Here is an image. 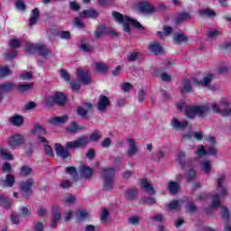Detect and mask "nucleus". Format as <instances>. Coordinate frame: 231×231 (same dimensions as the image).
<instances>
[{"label":"nucleus","instance_id":"obj_1","mask_svg":"<svg viewBox=\"0 0 231 231\" xmlns=\"http://www.w3.org/2000/svg\"><path fill=\"white\" fill-rule=\"evenodd\" d=\"M100 138H102V135L98 134V131H95L91 134L89 137L82 135L78 137L75 141L67 142L66 148H64L60 143H55L54 151L57 156H60V158L66 160L67 158H69V152L68 151V149H81L82 147H86L87 145H88L89 142L97 143V142H98Z\"/></svg>","mask_w":231,"mask_h":231},{"label":"nucleus","instance_id":"obj_2","mask_svg":"<svg viewBox=\"0 0 231 231\" xmlns=\"http://www.w3.org/2000/svg\"><path fill=\"white\" fill-rule=\"evenodd\" d=\"M112 15L116 23L123 24L125 28L124 32L126 33H131V25L134 28H138V30H143V25L137 20L130 18L129 16H124V14L116 11L112 12Z\"/></svg>","mask_w":231,"mask_h":231},{"label":"nucleus","instance_id":"obj_3","mask_svg":"<svg viewBox=\"0 0 231 231\" xmlns=\"http://www.w3.org/2000/svg\"><path fill=\"white\" fill-rule=\"evenodd\" d=\"M115 174H116V169L114 167L105 168L101 171V178L103 179V190H113L115 188Z\"/></svg>","mask_w":231,"mask_h":231},{"label":"nucleus","instance_id":"obj_4","mask_svg":"<svg viewBox=\"0 0 231 231\" xmlns=\"http://www.w3.org/2000/svg\"><path fill=\"white\" fill-rule=\"evenodd\" d=\"M68 102V97L62 92H56L53 96L45 97L43 106L45 107H53V106H66Z\"/></svg>","mask_w":231,"mask_h":231},{"label":"nucleus","instance_id":"obj_5","mask_svg":"<svg viewBox=\"0 0 231 231\" xmlns=\"http://www.w3.org/2000/svg\"><path fill=\"white\" fill-rule=\"evenodd\" d=\"M25 50L29 53H38L41 57H48V55H51V51L46 48V45L41 43L33 44L32 42H26Z\"/></svg>","mask_w":231,"mask_h":231},{"label":"nucleus","instance_id":"obj_6","mask_svg":"<svg viewBox=\"0 0 231 231\" xmlns=\"http://www.w3.org/2000/svg\"><path fill=\"white\" fill-rule=\"evenodd\" d=\"M21 192L24 199H29L31 194H33V187H35V180L29 178L27 180H23L19 183Z\"/></svg>","mask_w":231,"mask_h":231},{"label":"nucleus","instance_id":"obj_7","mask_svg":"<svg viewBox=\"0 0 231 231\" xmlns=\"http://www.w3.org/2000/svg\"><path fill=\"white\" fill-rule=\"evenodd\" d=\"M26 140L24 139V135L21 134H16L9 137L7 145L10 149H15V147H21V145H24Z\"/></svg>","mask_w":231,"mask_h":231},{"label":"nucleus","instance_id":"obj_8","mask_svg":"<svg viewBox=\"0 0 231 231\" xmlns=\"http://www.w3.org/2000/svg\"><path fill=\"white\" fill-rule=\"evenodd\" d=\"M84 106L86 108H84L83 106L77 107L76 115L78 116H80V118H82L83 120H86L87 118H89V115H88V113H89V111L93 109V104L84 103Z\"/></svg>","mask_w":231,"mask_h":231},{"label":"nucleus","instance_id":"obj_9","mask_svg":"<svg viewBox=\"0 0 231 231\" xmlns=\"http://www.w3.org/2000/svg\"><path fill=\"white\" fill-rule=\"evenodd\" d=\"M15 185V177L10 173L5 175V177L0 178V186H2L3 189H12Z\"/></svg>","mask_w":231,"mask_h":231},{"label":"nucleus","instance_id":"obj_10","mask_svg":"<svg viewBox=\"0 0 231 231\" xmlns=\"http://www.w3.org/2000/svg\"><path fill=\"white\" fill-rule=\"evenodd\" d=\"M148 50L152 53V55H155L158 57L159 55H165V51H163V47L157 42H150L148 45Z\"/></svg>","mask_w":231,"mask_h":231},{"label":"nucleus","instance_id":"obj_11","mask_svg":"<svg viewBox=\"0 0 231 231\" xmlns=\"http://www.w3.org/2000/svg\"><path fill=\"white\" fill-rule=\"evenodd\" d=\"M138 9L141 14H154L156 12V7L147 1L139 2Z\"/></svg>","mask_w":231,"mask_h":231},{"label":"nucleus","instance_id":"obj_12","mask_svg":"<svg viewBox=\"0 0 231 231\" xmlns=\"http://www.w3.org/2000/svg\"><path fill=\"white\" fill-rule=\"evenodd\" d=\"M212 79H214V75L208 74L202 80L198 79L197 78H192L191 82L195 86H204L205 88L210 86V82H212Z\"/></svg>","mask_w":231,"mask_h":231},{"label":"nucleus","instance_id":"obj_13","mask_svg":"<svg viewBox=\"0 0 231 231\" xmlns=\"http://www.w3.org/2000/svg\"><path fill=\"white\" fill-rule=\"evenodd\" d=\"M77 70L78 79L80 80V82H82L85 86L91 84L92 79L91 76H89V73L85 72L81 68H79Z\"/></svg>","mask_w":231,"mask_h":231},{"label":"nucleus","instance_id":"obj_14","mask_svg":"<svg viewBox=\"0 0 231 231\" xmlns=\"http://www.w3.org/2000/svg\"><path fill=\"white\" fill-rule=\"evenodd\" d=\"M109 106H111V101L109 100V97H107L106 96L101 95L97 102L98 111H106V109H107Z\"/></svg>","mask_w":231,"mask_h":231},{"label":"nucleus","instance_id":"obj_15","mask_svg":"<svg viewBox=\"0 0 231 231\" xmlns=\"http://www.w3.org/2000/svg\"><path fill=\"white\" fill-rule=\"evenodd\" d=\"M100 13L95 9H87L79 13V17L81 19H86V17H88L89 19H97Z\"/></svg>","mask_w":231,"mask_h":231},{"label":"nucleus","instance_id":"obj_16","mask_svg":"<svg viewBox=\"0 0 231 231\" xmlns=\"http://www.w3.org/2000/svg\"><path fill=\"white\" fill-rule=\"evenodd\" d=\"M189 36L184 33H175L173 35V44L181 46V44H189Z\"/></svg>","mask_w":231,"mask_h":231},{"label":"nucleus","instance_id":"obj_17","mask_svg":"<svg viewBox=\"0 0 231 231\" xmlns=\"http://www.w3.org/2000/svg\"><path fill=\"white\" fill-rule=\"evenodd\" d=\"M38 140L39 142H41L42 143H44L43 149L45 151V154L47 156H50L51 158H53L54 154H53V148H51L50 146V141L45 139L44 136H38Z\"/></svg>","mask_w":231,"mask_h":231},{"label":"nucleus","instance_id":"obj_18","mask_svg":"<svg viewBox=\"0 0 231 231\" xmlns=\"http://www.w3.org/2000/svg\"><path fill=\"white\" fill-rule=\"evenodd\" d=\"M9 123L14 127H21L24 125V117L21 115H14L9 118Z\"/></svg>","mask_w":231,"mask_h":231},{"label":"nucleus","instance_id":"obj_19","mask_svg":"<svg viewBox=\"0 0 231 231\" xmlns=\"http://www.w3.org/2000/svg\"><path fill=\"white\" fill-rule=\"evenodd\" d=\"M39 17H41V12L39 11V8H34L32 10L31 17L29 20V26L31 28H33L35 24H37V21H39Z\"/></svg>","mask_w":231,"mask_h":231},{"label":"nucleus","instance_id":"obj_20","mask_svg":"<svg viewBox=\"0 0 231 231\" xmlns=\"http://www.w3.org/2000/svg\"><path fill=\"white\" fill-rule=\"evenodd\" d=\"M208 111H210V106L208 105L195 106L196 116H199V118H203L205 115H208Z\"/></svg>","mask_w":231,"mask_h":231},{"label":"nucleus","instance_id":"obj_21","mask_svg":"<svg viewBox=\"0 0 231 231\" xmlns=\"http://www.w3.org/2000/svg\"><path fill=\"white\" fill-rule=\"evenodd\" d=\"M221 207V200L219 199V194L213 195L212 204L209 208H205L206 214H210L212 208H219Z\"/></svg>","mask_w":231,"mask_h":231},{"label":"nucleus","instance_id":"obj_22","mask_svg":"<svg viewBox=\"0 0 231 231\" xmlns=\"http://www.w3.org/2000/svg\"><path fill=\"white\" fill-rule=\"evenodd\" d=\"M171 126L175 131H180V129H186V127H189V121L184 120L182 122H180V120L173 118L171 120Z\"/></svg>","mask_w":231,"mask_h":231},{"label":"nucleus","instance_id":"obj_23","mask_svg":"<svg viewBox=\"0 0 231 231\" xmlns=\"http://www.w3.org/2000/svg\"><path fill=\"white\" fill-rule=\"evenodd\" d=\"M69 117L67 115L62 116H55L52 117L49 123L51 124V125H64L66 122H68Z\"/></svg>","mask_w":231,"mask_h":231},{"label":"nucleus","instance_id":"obj_24","mask_svg":"<svg viewBox=\"0 0 231 231\" xmlns=\"http://www.w3.org/2000/svg\"><path fill=\"white\" fill-rule=\"evenodd\" d=\"M129 148L126 152L127 156L131 158L132 156H134L136 152H138V146H136V142H134V139H129Z\"/></svg>","mask_w":231,"mask_h":231},{"label":"nucleus","instance_id":"obj_25","mask_svg":"<svg viewBox=\"0 0 231 231\" xmlns=\"http://www.w3.org/2000/svg\"><path fill=\"white\" fill-rule=\"evenodd\" d=\"M141 187L142 189H144L145 192L149 194L150 196L152 194H155L156 190H154V187L149 183V180L147 179H142L141 180Z\"/></svg>","mask_w":231,"mask_h":231},{"label":"nucleus","instance_id":"obj_26","mask_svg":"<svg viewBox=\"0 0 231 231\" xmlns=\"http://www.w3.org/2000/svg\"><path fill=\"white\" fill-rule=\"evenodd\" d=\"M15 88H16L15 83L12 81L0 84V91H2L3 93H12V91H14Z\"/></svg>","mask_w":231,"mask_h":231},{"label":"nucleus","instance_id":"obj_27","mask_svg":"<svg viewBox=\"0 0 231 231\" xmlns=\"http://www.w3.org/2000/svg\"><path fill=\"white\" fill-rule=\"evenodd\" d=\"M136 196H138V189L136 188L127 189L125 193V198L128 199V201H134V199H136Z\"/></svg>","mask_w":231,"mask_h":231},{"label":"nucleus","instance_id":"obj_28","mask_svg":"<svg viewBox=\"0 0 231 231\" xmlns=\"http://www.w3.org/2000/svg\"><path fill=\"white\" fill-rule=\"evenodd\" d=\"M84 129H86V126H79L77 121L72 122L70 125L67 127L68 133H71L72 134H75L77 131H84Z\"/></svg>","mask_w":231,"mask_h":231},{"label":"nucleus","instance_id":"obj_29","mask_svg":"<svg viewBox=\"0 0 231 231\" xmlns=\"http://www.w3.org/2000/svg\"><path fill=\"white\" fill-rule=\"evenodd\" d=\"M180 184L176 181L173 180H170L169 184H168V190L170 192V194L174 195V194H178V192H180Z\"/></svg>","mask_w":231,"mask_h":231},{"label":"nucleus","instance_id":"obj_30","mask_svg":"<svg viewBox=\"0 0 231 231\" xmlns=\"http://www.w3.org/2000/svg\"><path fill=\"white\" fill-rule=\"evenodd\" d=\"M180 91L182 95L184 93H191L192 92V84L189 79L183 80V86L180 88Z\"/></svg>","mask_w":231,"mask_h":231},{"label":"nucleus","instance_id":"obj_31","mask_svg":"<svg viewBox=\"0 0 231 231\" xmlns=\"http://www.w3.org/2000/svg\"><path fill=\"white\" fill-rule=\"evenodd\" d=\"M77 214H78L77 223L86 221V219L89 218V213H88L86 209H79Z\"/></svg>","mask_w":231,"mask_h":231},{"label":"nucleus","instance_id":"obj_32","mask_svg":"<svg viewBox=\"0 0 231 231\" xmlns=\"http://www.w3.org/2000/svg\"><path fill=\"white\" fill-rule=\"evenodd\" d=\"M31 133H32V134H39V136L47 134L46 128L42 127L41 125H35Z\"/></svg>","mask_w":231,"mask_h":231},{"label":"nucleus","instance_id":"obj_33","mask_svg":"<svg viewBox=\"0 0 231 231\" xmlns=\"http://www.w3.org/2000/svg\"><path fill=\"white\" fill-rule=\"evenodd\" d=\"M9 75H12V70L10 69L9 66H1L0 67V80H3V79H6V77H9Z\"/></svg>","mask_w":231,"mask_h":231},{"label":"nucleus","instance_id":"obj_34","mask_svg":"<svg viewBox=\"0 0 231 231\" xmlns=\"http://www.w3.org/2000/svg\"><path fill=\"white\" fill-rule=\"evenodd\" d=\"M80 172L81 175L84 176L87 180H89V178L93 176V169L89 166H82Z\"/></svg>","mask_w":231,"mask_h":231},{"label":"nucleus","instance_id":"obj_35","mask_svg":"<svg viewBox=\"0 0 231 231\" xmlns=\"http://www.w3.org/2000/svg\"><path fill=\"white\" fill-rule=\"evenodd\" d=\"M190 20V14L189 13H181L175 19V24H181L183 21Z\"/></svg>","mask_w":231,"mask_h":231},{"label":"nucleus","instance_id":"obj_36","mask_svg":"<svg viewBox=\"0 0 231 231\" xmlns=\"http://www.w3.org/2000/svg\"><path fill=\"white\" fill-rule=\"evenodd\" d=\"M32 88H33V84L32 83L18 84V85H16L15 89L20 91V93H24L26 91H30V89H32Z\"/></svg>","mask_w":231,"mask_h":231},{"label":"nucleus","instance_id":"obj_37","mask_svg":"<svg viewBox=\"0 0 231 231\" xmlns=\"http://www.w3.org/2000/svg\"><path fill=\"white\" fill-rule=\"evenodd\" d=\"M96 69L97 71H98V73L104 75V73H107V71L109 70V67L106 63L97 62Z\"/></svg>","mask_w":231,"mask_h":231},{"label":"nucleus","instance_id":"obj_38","mask_svg":"<svg viewBox=\"0 0 231 231\" xmlns=\"http://www.w3.org/2000/svg\"><path fill=\"white\" fill-rule=\"evenodd\" d=\"M0 154L4 160H7L8 162H12V160H14L12 152L5 148L0 149Z\"/></svg>","mask_w":231,"mask_h":231},{"label":"nucleus","instance_id":"obj_39","mask_svg":"<svg viewBox=\"0 0 231 231\" xmlns=\"http://www.w3.org/2000/svg\"><path fill=\"white\" fill-rule=\"evenodd\" d=\"M69 86H70V89H71L74 93H79L81 85H80V82H79V80H77V79H72V80L69 82Z\"/></svg>","mask_w":231,"mask_h":231},{"label":"nucleus","instance_id":"obj_40","mask_svg":"<svg viewBox=\"0 0 231 231\" xmlns=\"http://www.w3.org/2000/svg\"><path fill=\"white\" fill-rule=\"evenodd\" d=\"M20 172L22 176H23L24 178H28V176H32V173L33 172V169H32L28 165H24L21 168Z\"/></svg>","mask_w":231,"mask_h":231},{"label":"nucleus","instance_id":"obj_41","mask_svg":"<svg viewBox=\"0 0 231 231\" xmlns=\"http://www.w3.org/2000/svg\"><path fill=\"white\" fill-rule=\"evenodd\" d=\"M221 217L225 223H230V212L226 207H222Z\"/></svg>","mask_w":231,"mask_h":231},{"label":"nucleus","instance_id":"obj_42","mask_svg":"<svg viewBox=\"0 0 231 231\" xmlns=\"http://www.w3.org/2000/svg\"><path fill=\"white\" fill-rule=\"evenodd\" d=\"M141 203H143V205H156V199L152 198V197H143L141 199Z\"/></svg>","mask_w":231,"mask_h":231},{"label":"nucleus","instance_id":"obj_43","mask_svg":"<svg viewBox=\"0 0 231 231\" xmlns=\"http://www.w3.org/2000/svg\"><path fill=\"white\" fill-rule=\"evenodd\" d=\"M52 219H54V221H60L62 215H60V212H59V206L52 207Z\"/></svg>","mask_w":231,"mask_h":231},{"label":"nucleus","instance_id":"obj_44","mask_svg":"<svg viewBox=\"0 0 231 231\" xmlns=\"http://www.w3.org/2000/svg\"><path fill=\"white\" fill-rule=\"evenodd\" d=\"M185 115L187 118H196V106L186 108Z\"/></svg>","mask_w":231,"mask_h":231},{"label":"nucleus","instance_id":"obj_45","mask_svg":"<svg viewBox=\"0 0 231 231\" xmlns=\"http://www.w3.org/2000/svg\"><path fill=\"white\" fill-rule=\"evenodd\" d=\"M199 14V15H206V17H216V12L210 9H203Z\"/></svg>","mask_w":231,"mask_h":231},{"label":"nucleus","instance_id":"obj_46","mask_svg":"<svg viewBox=\"0 0 231 231\" xmlns=\"http://www.w3.org/2000/svg\"><path fill=\"white\" fill-rule=\"evenodd\" d=\"M9 46L13 50H17V48H21V41H19L17 39H11L9 41Z\"/></svg>","mask_w":231,"mask_h":231},{"label":"nucleus","instance_id":"obj_47","mask_svg":"<svg viewBox=\"0 0 231 231\" xmlns=\"http://www.w3.org/2000/svg\"><path fill=\"white\" fill-rule=\"evenodd\" d=\"M168 210H176L180 208V201L178 200H172L169 204L166 205Z\"/></svg>","mask_w":231,"mask_h":231},{"label":"nucleus","instance_id":"obj_48","mask_svg":"<svg viewBox=\"0 0 231 231\" xmlns=\"http://www.w3.org/2000/svg\"><path fill=\"white\" fill-rule=\"evenodd\" d=\"M5 60H14L15 57H17V51H11L4 54Z\"/></svg>","mask_w":231,"mask_h":231},{"label":"nucleus","instance_id":"obj_49","mask_svg":"<svg viewBox=\"0 0 231 231\" xmlns=\"http://www.w3.org/2000/svg\"><path fill=\"white\" fill-rule=\"evenodd\" d=\"M0 203L5 208H10V199L5 195H0Z\"/></svg>","mask_w":231,"mask_h":231},{"label":"nucleus","instance_id":"obj_50","mask_svg":"<svg viewBox=\"0 0 231 231\" xmlns=\"http://www.w3.org/2000/svg\"><path fill=\"white\" fill-rule=\"evenodd\" d=\"M20 214L23 216V217H30L32 216V210L28 208V207H23L20 208Z\"/></svg>","mask_w":231,"mask_h":231},{"label":"nucleus","instance_id":"obj_51","mask_svg":"<svg viewBox=\"0 0 231 231\" xmlns=\"http://www.w3.org/2000/svg\"><path fill=\"white\" fill-rule=\"evenodd\" d=\"M108 217H109V210L104 208L100 217L101 223L107 221Z\"/></svg>","mask_w":231,"mask_h":231},{"label":"nucleus","instance_id":"obj_52","mask_svg":"<svg viewBox=\"0 0 231 231\" xmlns=\"http://www.w3.org/2000/svg\"><path fill=\"white\" fill-rule=\"evenodd\" d=\"M120 88L124 91V93H129V90L133 89V84H131V83H122L120 85Z\"/></svg>","mask_w":231,"mask_h":231},{"label":"nucleus","instance_id":"obj_53","mask_svg":"<svg viewBox=\"0 0 231 231\" xmlns=\"http://www.w3.org/2000/svg\"><path fill=\"white\" fill-rule=\"evenodd\" d=\"M128 223L130 225H134V226H138L140 225V217L139 216H135V217H132L128 218Z\"/></svg>","mask_w":231,"mask_h":231},{"label":"nucleus","instance_id":"obj_54","mask_svg":"<svg viewBox=\"0 0 231 231\" xmlns=\"http://www.w3.org/2000/svg\"><path fill=\"white\" fill-rule=\"evenodd\" d=\"M60 37L64 41H69V39H71V33L69 31H61L60 32Z\"/></svg>","mask_w":231,"mask_h":231},{"label":"nucleus","instance_id":"obj_55","mask_svg":"<svg viewBox=\"0 0 231 231\" xmlns=\"http://www.w3.org/2000/svg\"><path fill=\"white\" fill-rule=\"evenodd\" d=\"M105 32H106V27H97V30L94 32V33L97 39H100V37L104 35Z\"/></svg>","mask_w":231,"mask_h":231},{"label":"nucleus","instance_id":"obj_56","mask_svg":"<svg viewBox=\"0 0 231 231\" xmlns=\"http://www.w3.org/2000/svg\"><path fill=\"white\" fill-rule=\"evenodd\" d=\"M15 8L16 10H21L22 12H24V10H26V5L24 4V2H23V0H18L15 3Z\"/></svg>","mask_w":231,"mask_h":231},{"label":"nucleus","instance_id":"obj_57","mask_svg":"<svg viewBox=\"0 0 231 231\" xmlns=\"http://www.w3.org/2000/svg\"><path fill=\"white\" fill-rule=\"evenodd\" d=\"M80 50L82 51H86L87 53H91V51H93V46L88 45L86 43H81L80 44Z\"/></svg>","mask_w":231,"mask_h":231},{"label":"nucleus","instance_id":"obj_58","mask_svg":"<svg viewBox=\"0 0 231 231\" xmlns=\"http://www.w3.org/2000/svg\"><path fill=\"white\" fill-rule=\"evenodd\" d=\"M69 5L72 12H79L80 10V5L75 1L69 2Z\"/></svg>","mask_w":231,"mask_h":231},{"label":"nucleus","instance_id":"obj_59","mask_svg":"<svg viewBox=\"0 0 231 231\" xmlns=\"http://www.w3.org/2000/svg\"><path fill=\"white\" fill-rule=\"evenodd\" d=\"M202 168H203L204 172H206L208 174V172H210V171L212 169V165L210 164V162L205 161L202 163Z\"/></svg>","mask_w":231,"mask_h":231},{"label":"nucleus","instance_id":"obj_60","mask_svg":"<svg viewBox=\"0 0 231 231\" xmlns=\"http://www.w3.org/2000/svg\"><path fill=\"white\" fill-rule=\"evenodd\" d=\"M187 180L188 181H192L196 180V171H194V169H190L188 171Z\"/></svg>","mask_w":231,"mask_h":231},{"label":"nucleus","instance_id":"obj_61","mask_svg":"<svg viewBox=\"0 0 231 231\" xmlns=\"http://www.w3.org/2000/svg\"><path fill=\"white\" fill-rule=\"evenodd\" d=\"M178 161L181 168L185 169V153L180 152L178 156Z\"/></svg>","mask_w":231,"mask_h":231},{"label":"nucleus","instance_id":"obj_62","mask_svg":"<svg viewBox=\"0 0 231 231\" xmlns=\"http://www.w3.org/2000/svg\"><path fill=\"white\" fill-rule=\"evenodd\" d=\"M97 3L101 6H111V5L115 4V0H97Z\"/></svg>","mask_w":231,"mask_h":231},{"label":"nucleus","instance_id":"obj_63","mask_svg":"<svg viewBox=\"0 0 231 231\" xmlns=\"http://www.w3.org/2000/svg\"><path fill=\"white\" fill-rule=\"evenodd\" d=\"M101 146L104 149H109V147H111V138L109 137L105 138L104 141L101 142Z\"/></svg>","mask_w":231,"mask_h":231},{"label":"nucleus","instance_id":"obj_64","mask_svg":"<svg viewBox=\"0 0 231 231\" xmlns=\"http://www.w3.org/2000/svg\"><path fill=\"white\" fill-rule=\"evenodd\" d=\"M60 187L63 189H70L71 187V181L68 180H64L60 181Z\"/></svg>","mask_w":231,"mask_h":231}]
</instances>
